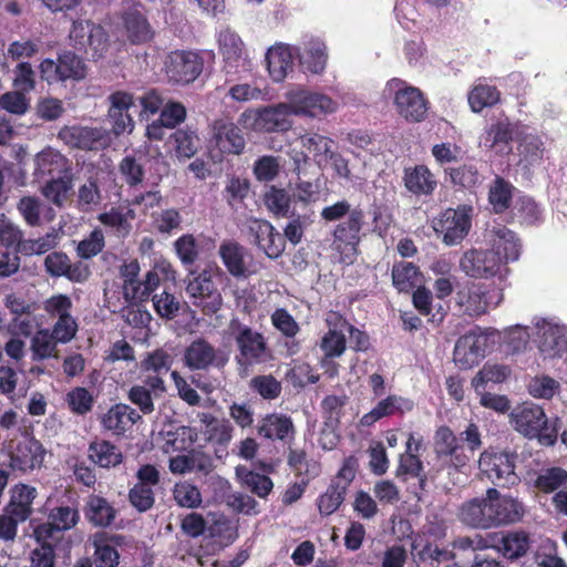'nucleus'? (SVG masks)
<instances>
[{
  "mask_svg": "<svg viewBox=\"0 0 567 567\" xmlns=\"http://www.w3.org/2000/svg\"><path fill=\"white\" fill-rule=\"evenodd\" d=\"M210 142L221 154L227 155H240L246 147L241 128L234 122L225 118H218L213 122Z\"/></svg>",
  "mask_w": 567,
  "mask_h": 567,
  "instance_id": "nucleus-18",
  "label": "nucleus"
},
{
  "mask_svg": "<svg viewBox=\"0 0 567 567\" xmlns=\"http://www.w3.org/2000/svg\"><path fill=\"white\" fill-rule=\"evenodd\" d=\"M218 254L228 272L236 277L246 275L245 248L235 240H224Z\"/></svg>",
  "mask_w": 567,
  "mask_h": 567,
  "instance_id": "nucleus-36",
  "label": "nucleus"
},
{
  "mask_svg": "<svg viewBox=\"0 0 567 567\" xmlns=\"http://www.w3.org/2000/svg\"><path fill=\"white\" fill-rule=\"evenodd\" d=\"M116 509L104 497L90 495L84 506V516L90 524L96 527H109L116 517Z\"/></svg>",
  "mask_w": 567,
  "mask_h": 567,
  "instance_id": "nucleus-31",
  "label": "nucleus"
},
{
  "mask_svg": "<svg viewBox=\"0 0 567 567\" xmlns=\"http://www.w3.org/2000/svg\"><path fill=\"white\" fill-rule=\"evenodd\" d=\"M58 138L71 148L103 151L112 143L110 131L104 127L65 125L58 132Z\"/></svg>",
  "mask_w": 567,
  "mask_h": 567,
  "instance_id": "nucleus-12",
  "label": "nucleus"
},
{
  "mask_svg": "<svg viewBox=\"0 0 567 567\" xmlns=\"http://www.w3.org/2000/svg\"><path fill=\"white\" fill-rule=\"evenodd\" d=\"M69 409L76 415H85L91 412L94 396L83 386H76L68 392L65 399Z\"/></svg>",
  "mask_w": 567,
  "mask_h": 567,
  "instance_id": "nucleus-62",
  "label": "nucleus"
},
{
  "mask_svg": "<svg viewBox=\"0 0 567 567\" xmlns=\"http://www.w3.org/2000/svg\"><path fill=\"white\" fill-rule=\"evenodd\" d=\"M173 498L179 507L198 508L203 503L199 488L188 481L178 482L173 488Z\"/></svg>",
  "mask_w": 567,
  "mask_h": 567,
  "instance_id": "nucleus-57",
  "label": "nucleus"
},
{
  "mask_svg": "<svg viewBox=\"0 0 567 567\" xmlns=\"http://www.w3.org/2000/svg\"><path fill=\"white\" fill-rule=\"evenodd\" d=\"M70 40L73 42L74 48L79 50L90 45L95 52H102L107 47L106 35L101 30H97L96 33H87L82 21H73L70 31Z\"/></svg>",
  "mask_w": 567,
  "mask_h": 567,
  "instance_id": "nucleus-45",
  "label": "nucleus"
},
{
  "mask_svg": "<svg viewBox=\"0 0 567 567\" xmlns=\"http://www.w3.org/2000/svg\"><path fill=\"white\" fill-rule=\"evenodd\" d=\"M413 400L396 394H390L385 399L380 400L377 405L368 413H365L360 424L362 426H372L375 422L383 417L393 415H404L414 409Z\"/></svg>",
  "mask_w": 567,
  "mask_h": 567,
  "instance_id": "nucleus-26",
  "label": "nucleus"
},
{
  "mask_svg": "<svg viewBox=\"0 0 567 567\" xmlns=\"http://www.w3.org/2000/svg\"><path fill=\"white\" fill-rule=\"evenodd\" d=\"M292 115L288 103H279L265 107L258 113L257 125L267 132H284L290 128L288 116Z\"/></svg>",
  "mask_w": 567,
  "mask_h": 567,
  "instance_id": "nucleus-32",
  "label": "nucleus"
},
{
  "mask_svg": "<svg viewBox=\"0 0 567 567\" xmlns=\"http://www.w3.org/2000/svg\"><path fill=\"white\" fill-rule=\"evenodd\" d=\"M495 238L493 240V249L499 251L504 266L507 262L515 261L519 257L520 244L515 233L505 226L498 227L494 230Z\"/></svg>",
  "mask_w": 567,
  "mask_h": 567,
  "instance_id": "nucleus-43",
  "label": "nucleus"
},
{
  "mask_svg": "<svg viewBox=\"0 0 567 567\" xmlns=\"http://www.w3.org/2000/svg\"><path fill=\"white\" fill-rule=\"evenodd\" d=\"M529 547V535L524 530H515L508 532L502 537L498 549L505 558L516 560L523 557Z\"/></svg>",
  "mask_w": 567,
  "mask_h": 567,
  "instance_id": "nucleus-46",
  "label": "nucleus"
},
{
  "mask_svg": "<svg viewBox=\"0 0 567 567\" xmlns=\"http://www.w3.org/2000/svg\"><path fill=\"white\" fill-rule=\"evenodd\" d=\"M347 492L344 485L331 481L327 489L316 501L320 515L330 516L337 512L344 502Z\"/></svg>",
  "mask_w": 567,
  "mask_h": 567,
  "instance_id": "nucleus-48",
  "label": "nucleus"
},
{
  "mask_svg": "<svg viewBox=\"0 0 567 567\" xmlns=\"http://www.w3.org/2000/svg\"><path fill=\"white\" fill-rule=\"evenodd\" d=\"M348 402V396L343 395H327L321 401V410L324 419V424L328 426H338L342 415V410Z\"/></svg>",
  "mask_w": 567,
  "mask_h": 567,
  "instance_id": "nucleus-63",
  "label": "nucleus"
},
{
  "mask_svg": "<svg viewBox=\"0 0 567 567\" xmlns=\"http://www.w3.org/2000/svg\"><path fill=\"white\" fill-rule=\"evenodd\" d=\"M93 561L95 567H117L120 554L115 546L111 545L104 533L96 534L93 540Z\"/></svg>",
  "mask_w": 567,
  "mask_h": 567,
  "instance_id": "nucleus-52",
  "label": "nucleus"
},
{
  "mask_svg": "<svg viewBox=\"0 0 567 567\" xmlns=\"http://www.w3.org/2000/svg\"><path fill=\"white\" fill-rule=\"evenodd\" d=\"M515 453L485 450L478 460L481 472L498 487H511L519 483L515 472Z\"/></svg>",
  "mask_w": 567,
  "mask_h": 567,
  "instance_id": "nucleus-7",
  "label": "nucleus"
},
{
  "mask_svg": "<svg viewBox=\"0 0 567 567\" xmlns=\"http://www.w3.org/2000/svg\"><path fill=\"white\" fill-rule=\"evenodd\" d=\"M199 421L205 425V435L207 441L226 447L233 437L234 427L231 423L226 420H218L210 413H200Z\"/></svg>",
  "mask_w": 567,
  "mask_h": 567,
  "instance_id": "nucleus-35",
  "label": "nucleus"
},
{
  "mask_svg": "<svg viewBox=\"0 0 567 567\" xmlns=\"http://www.w3.org/2000/svg\"><path fill=\"white\" fill-rule=\"evenodd\" d=\"M472 210L468 205L446 208L433 221V229L442 236L444 244L452 246L461 243L468 234L472 224Z\"/></svg>",
  "mask_w": 567,
  "mask_h": 567,
  "instance_id": "nucleus-10",
  "label": "nucleus"
},
{
  "mask_svg": "<svg viewBox=\"0 0 567 567\" xmlns=\"http://www.w3.org/2000/svg\"><path fill=\"white\" fill-rule=\"evenodd\" d=\"M511 373V369L504 364L486 363L472 379V386L476 392L485 389L488 382L502 383Z\"/></svg>",
  "mask_w": 567,
  "mask_h": 567,
  "instance_id": "nucleus-55",
  "label": "nucleus"
},
{
  "mask_svg": "<svg viewBox=\"0 0 567 567\" xmlns=\"http://www.w3.org/2000/svg\"><path fill=\"white\" fill-rule=\"evenodd\" d=\"M522 126L520 122H511L508 117L499 118L485 128L481 145L497 154H509L512 142L517 140Z\"/></svg>",
  "mask_w": 567,
  "mask_h": 567,
  "instance_id": "nucleus-14",
  "label": "nucleus"
},
{
  "mask_svg": "<svg viewBox=\"0 0 567 567\" xmlns=\"http://www.w3.org/2000/svg\"><path fill=\"white\" fill-rule=\"evenodd\" d=\"M174 249L185 267L193 266L198 259V243L192 234H184L178 237L174 243Z\"/></svg>",
  "mask_w": 567,
  "mask_h": 567,
  "instance_id": "nucleus-60",
  "label": "nucleus"
},
{
  "mask_svg": "<svg viewBox=\"0 0 567 567\" xmlns=\"http://www.w3.org/2000/svg\"><path fill=\"white\" fill-rule=\"evenodd\" d=\"M90 460L103 468L115 467L123 462V454L116 445L106 441H93L89 445Z\"/></svg>",
  "mask_w": 567,
  "mask_h": 567,
  "instance_id": "nucleus-39",
  "label": "nucleus"
},
{
  "mask_svg": "<svg viewBox=\"0 0 567 567\" xmlns=\"http://www.w3.org/2000/svg\"><path fill=\"white\" fill-rule=\"evenodd\" d=\"M35 496L37 489L34 487L25 484L16 485L4 512L17 517L18 520H27L32 514V503Z\"/></svg>",
  "mask_w": 567,
  "mask_h": 567,
  "instance_id": "nucleus-33",
  "label": "nucleus"
},
{
  "mask_svg": "<svg viewBox=\"0 0 567 567\" xmlns=\"http://www.w3.org/2000/svg\"><path fill=\"white\" fill-rule=\"evenodd\" d=\"M37 178L59 177L72 174V163L61 152L47 147L39 152L34 158Z\"/></svg>",
  "mask_w": 567,
  "mask_h": 567,
  "instance_id": "nucleus-25",
  "label": "nucleus"
},
{
  "mask_svg": "<svg viewBox=\"0 0 567 567\" xmlns=\"http://www.w3.org/2000/svg\"><path fill=\"white\" fill-rule=\"evenodd\" d=\"M461 269L473 278H492L502 276L506 269L499 251L494 249H471L463 254L460 260Z\"/></svg>",
  "mask_w": 567,
  "mask_h": 567,
  "instance_id": "nucleus-13",
  "label": "nucleus"
},
{
  "mask_svg": "<svg viewBox=\"0 0 567 567\" xmlns=\"http://www.w3.org/2000/svg\"><path fill=\"white\" fill-rule=\"evenodd\" d=\"M58 344L50 329L38 330L31 340L32 360L59 359Z\"/></svg>",
  "mask_w": 567,
  "mask_h": 567,
  "instance_id": "nucleus-49",
  "label": "nucleus"
},
{
  "mask_svg": "<svg viewBox=\"0 0 567 567\" xmlns=\"http://www.w3.org/2000/svg\"><path fill=\"white\" fill-rule=\"evenodd\" d=\"M287 464L297 477L308 482L318 477L322 472L321 463L315 458H308L307 452L302 449L289 447Z\"/></svg>",
  "mask_w": 567,
  "mask_h": 567,
  "instance_id": "nucleus-34",
  "label": "nucleus"
},
{
  "mask_svg": "<svg viewBox=\"0 0 567 567\" xmlns=\"http://www.w3.org/2000/svg\"><path fill=\"white\" fill-rule=\"evenodd\" d=\"M493 511V501L489 499L486 493L485 496L463 502L457 509V518L465 526L489 529L494 527Z\"/></svg>",
  "mask_w": 567,
  "mask_h": 567,
  "instance_id": "nucleus-17",
  "label": "nucleus"
},
{
  "mask_svg": "<svg viewBox=\"0 0 567 567\" xmlns=\"http://www.w3.org/2000/svg\"><path fill=\"white\" fill-rule=\"evenodd\" d=\"M121 21L131 44H145L153 40L155 31L145 16L142 4L135 3L123 10Z\"/></svg>",
  "mask_w": 567,
  "mask_h": 567,
  "instance_id": "nucleus-19",
  "label": "nucleus"
},
{
  "mask_svg": "<svg viewBox=\"0 0 567 567\" xmlns=\"http://www.w3.org/2000/svg\"><path fill=\"white\" fill-rule=\"evenodd\" d=\"M487 495L493 501L494 527L515 524L523 519L525 507L520 501L509 495H503L494 487L487 489Z\"/></svg>",
  "mask_w": 567,
  "mask_h": 567,
  "instance_id": "nucleus-23",
  "label": "nucleus"
},
{
  "mask_svg": "<svg viewBox=\"0 0 567 567\" xmlns=\"http://www.w3.org/2000/svg\"><path fill=\"white\" fill-rule=\"evenodd\" d=\"M118 172L122 179L131 188L141 185L145 177V169L132 155H126L118 164Z\"/></svg>",
  "mask_w": 567,
  "mask_h": 567,
  "instance_id": "nucleus-61",
  "label": "nucleus"
},
{
  "mask_svg": "<svg viewBox=\"0 0 567 567\" xmlns=\"http://www.w3.org/2000/svg\"><path fill=\"white\" fill-rule=\"evenodd\" d=\"M501 100V92L495 85L478 83L468 93V104L475 113L492 107Z\"/></svg>",
  "mask_w": 567,
  "mask_h": 567,
  "instance_id": "nucleus-51",
  "label": "nucleus"
},
{
  "mask_svg": "<svg viewBox=\"0 0 567 567\" xmlns=\"http://www.w3.org/2000/svg\"><path fill=\"white\" fill-rule=\"evenodd\" d=\"M228 332L237 347L235 362L239 374L246 375L254 365L265 364L272 359L266 337L238 318L230 319Z\"/></svg>",
  "mask_w": 567,
  "mask_h": 567,
  "instance_id": "nucleus-3",
  "label": "nucleus"
},
{
  "mask_svg": "<svg viewBox=\"0 0 567 567\" xmlns=\"http://www.w3.org/2000/svg\"><path fill=\"white\" fill-rule=\"evenodd\" d=\"M444 173L454 186L467 189L476 187L481 181L478 168L473 162L464 163L457 167H446Z\"/></svg>",
  "mask_w": 567,
  "mask_h": 567,
  "instance_id": "nucleus-54",
  "label": "nucleus"
},
{
  "mask_svg": "<svg viewBox=\"0 0 567 567\" xmlns=\"http://www.w3.org/2000/svg\"><path fill=\"white\" fill-rule=\"evenodd\" d=\"M186 286V293L190 302L200 308L206 316L216 313L223 305V297L207 270L195 275L190 274Z\"/></svg>",
  "mask_w": 567,
  "mask_h": 567,
  "instance_id": "nucleus-11",
  "label": "nucleus"
},
{
  "mask_svg": "<svg viewBox=\"0 0 567 567\" xmlns=\"http://www.w3.org/2000/svg\"><path fill=\"white\" fill-rule=\"evenodd\" d=\"M73 188V175L50 178L42 187V195L58 207H62Z\"/></svg>",
  "mask_w": 567,
  "mask_h": 567,
  "instance_id": "nucleus-47",
  "label": "nucleus"
},
{
  "mask_svg": "<svg viewBox=\"0 0 567 567\" xmlns=\"http://www.w3.org/2000/svg\"><path fill=\"white\" fill-rule=\"evenodd\" d=\"M392 282L400 292H410L419 287L422 274L413 262L400 261L392 267Z\"/></svg>",
  "mask_w": 567,
  "mask_h": 567,
  "instance_id": "nucleus-42",
  "label": "nucleus"
},
{
  "mask_svg": "<svg viewBox=\"0 0 567 567\" xmlns=\"http://www.w3.org/2000/svg\"><path fill=\"white\" fill-rule=\"evenodd\" d=\"M140 419L141 415L130 405L117 403L101 416V425L114 435H123Z\"/></svg>",
  "mask_w": 567,
  "mask_h": 567,
  "instance_id": "nucleus-28",
  "label": "nucleus"
},
{
  "mask_svg": "<svg viewBox=\"0 0 567 567\" xmlns=\"http://www.w3.org/2000/svg\"><path fill=\"white\" fill-rule=\"evenodd\" d=\"M537 329L539 348L543 352L553 351L558 354L564 348H567V328L565 326L544 321Z\"/></svg>",
  "mask_w": 567,
  "mask_h": 567,
  "instance_id": "nucleus-37",
  "label": "nucleus"
},
{
  "mask_svg": "<svg viewBox=\"0 0 567 567\" xmlns=\"http://www.w3.org/2000/svg\"><path fill=\"white\" fill-rule=\"evenodd\" d=\"M327 48L321 42H311L302 55V63L311 73H321L327 64Z\"/></svg>",
  "mask_w": 567,
  "mask_h": 567,
  "instance_id": "nucleus-64",
  "label": "nucleus"
},
{
  "mask_svg": "<svg viewBox=\"0 0 567 567\" xmlns=\"http://www.w3.org/2000/svg\"><path fill=\"white\" fill-rule=\"evenodd\" d=\"M396 476H410L417 478L420 486L423 488L426 483V475L424 474L423 462L419 455L412 453H402L399 457V465L396 467Z\"/></svg>",
  "mask_w": 567,
  "mask_h": 567,
  "instance_id": "nucleus-58",
  "label": "nucleus"
},
{
  "mask_svg": "<svg viewBox=\"0 0 567 567\" xmlns=\"http://www.w3.org/2000/svg\"><path fill=\"white\" fill-rule=\"evenodd\" d=\"M516 431L528 439H537L542 445H554L558 437L557 419L550 423L544 410L536 404H523L513 413Z\"/></svg>",
  "mask_w": 567,
  "mask_h": 567,
  "instance_id": "nucleus-5",
  "label": "nucleus"
},
{
  "mask_svg": "<svg viewBox=\"0 0 567 567\" xmlns=\"http://www.w3.org/2000/svg\"><path fill=\"white\" fill-rule=\"evenodd\" d=\"M266 63L269 75L275 82H281L288 70L292 68V54L289 47L276 45L266 53Z\"/></svg>",
  "mask_w": 567,
  "mask_h": 567,
  "instance_id": "nucleus-40",
  "label": "nucleus"
},
{
  "mask_svg": "<svg viewBox=\"0 0 567 567\" xmlns=\"http://www.w3.org/2000/svg\"><path fill=\"white\" fill-rule=\"evenodd\" d=\"M204 65L202 53L193 50H174L163 60V71L168 82L177 85L193 83L203 73Z\"/></svg>",
  "mask_w": 567,
  "mask_h": 567,
  "instance_id": "nucleus-6",
  "label": "nucleus"
},
{
  "mask_svg": "<svg viewBox=\"0 0 567 567\" xmlns=\"http://www.w3.org/2000/svg\"><path fill=\"white\" fill-rule=\"evenodd\" d=\"M287 103L291 114L318 116L336 111L337 103L328 95L305 90H292L287 93Z\"/></svg>",
  "mask_w": 567,
  "mask_h": 567,
  "instance_id": "nucleus-16",
  "label": "nucleus"
},
{
  "mask_svg": "<svg viewBox=\"0 0 567 567\" xmlns=\"http://www.w3.org/2000/svg\"><path fill=\"white\" fill-rule=\"evenodd\" d=\"M383 95L391 100L395 113L408 123H421L426 120L431 103L424 92L399 79H390Z\"/></svg>",
  "mask_w": 567,
  "mask_h": 567,
  "instance_id": "nucleus-4",
  "label": "nucleus"
},
{
  "mask_svg": "<svg viewBox=\"0 0 567 567\" xmlns=\"http://www.w3.org/2000/svg\"><path fill=\"white\" fill-rule=\"evenodd\" d=\"M182 361L190 372H208L212 369L223 370L228 355L204 337H198L185 348Z\"/></svg>",
  "mask_w": 567,
  "mask_h": 567,
  "instance_id": "nucleus-8",
  "label": "nucleus"
},
{
  "mask_svg": "<svg viewBox=\"0 0 567 567\" xmlns=\"http://www.w3.org/2000/svg\"><path fill=\"white\" fill-rule=\"evenodd\" d=\"M486 340L481 334L470 331L460 337L454 347V361L460 369H471L485 355Z\"/></svg>",
  "mask_w": 567,
  "mask_h": 567,
  "instance_id": "nucleus-24",
  "label": "nucleus"
},
{
  "mask_svg": "<svg viewBox=\"0 0 567 567\" xmlns=\"http://www.w3.org/2000/svg\"><path fill=\"white\" fill-rule=\"evenodd\" d=\"M481 446V432L473 422L458 435L447 425L439 426L434 434V453L442 468L460 472Z\"/></svg>",
  "mask_w": 567,
  "mask_h": 567,
  "instance_id": "nucleus-2",
  "label": "nucleus"
},
{
  "mask_svg": "<svg viewBox=\"0 0 567 567\" xmlns=\"http://www.w3.org/2000/svg\"><path fill=\"white\" fill-rule=\"evenodd\" d=\"M567 484V471L559 466L543 468L534 481V486L544 494L557 492Z\"/></svg>",
  "mask_w": 567,
  "mask_h": 567,
  "instance_id": "nucleus-53",
  "label": "nucleus"
},
{
  "mask_svg": "<svg viewBox=\"0 0 567 567\" xmlns=\"http://www.w3.org/2000/svg\"><path fill=\"white\" fill-rule=\"evenodd\" d=\"M249 235L254 243L269 258H278L285 250L286 240L280 233L267 220L251 219L248 224Z\"/></svg>",
  "mask_w": 567,
  "mask_h": 567,
  "instance_id": "nucleus-22",
  "label": "nucleus"
},
{
  "mask_svg": "<svg viewBox=\"0 0 567 567\" xmlns=\"http://www.w3.org/2000/svg\"><path fill=\"white\" fill-rule=\"evenodd\" d=\"M515 187L502 176H496L488 190V202L493 207L494 213L503 214L506 212L513 202Z\"/></svg>",
  "mask_w": 567,
  "mask_h": 567,
  "instance_id": "nucleus-44",
  "label": "nucleus"
},
{
  "mask_svg": "<svg viewBox=\"0 0 567 567\" xmlns=\"http://www.w3.org/2000/svg\"><path fill=\"white\" fill-rule=\"evenodd\" d=\"M516 142L522 162L533 166L543 161L546 152L543 137L535 132H528L525 124H523Z\"/></svg>",
  "mask_w": 567,
  "mask_h": 567,
  "instance_id": "nucleus-29",
  "label": "nucleus"
},
{
  "mask_svg": "<svg viewBox=\"0 0 567 567\" xmlns=\"http://www.w3.org/2000/svg\"><path fill=\"white\" fill-rule=\"evenodd\" d=\"M493 297H496L494 305L497 306L502 299V293L498 290L494 289L491 293L485 285L472 282L457 290L456 302L464 313L478 317L487 311L493 302Z\"/></svg>",
  "mask_w": 567,
  "mask_h": 567,
  "instance_id": "nucleus-15",
  "label": "nucleus"
},
{
  "mask_svg": "<svg viewBox=\"0 0 567 567\" xmlns=\"http://www.w3.org/2000/svg\"><path fill=\"white\" fill-rule=\"evenodd\" d=\"M320 218L324 223L338 221L331 231L336 251L346 257L358 252L365 225V213L360 206L352 207L349 200L340 199L324 206Z\"/></svg>",
  "mask_w": 567,
  "mask_h": 567,
  "instance_id": "nucleus-1",
  "label": "nucleus"
},
{
  "mask_svg": "<svg viewBox=\"0 0 567 567\" xmlns=\"http://www.w3.org/2000/svg\"><path fill=\"white\" fill-rule=\"evenodd\" d=\"M199 138L195 131L177 128L168 140L177 157L190 158L198 150Z\"/></svg>",
  "mask_w": 567,
  "mask_h": 567,
  "instance_id": "nucleus-50",
  "label": "nucleus"
},
{
  "mask_svg": "<svg viewBox=\"0 0 567 567\" xmlns=\"http://www.w3.org/2000/svg\"><path fill=\"white\" fill-rule=\"evenodd\" d=\"M258 434L265 439L286 442L293 439L295 426L290 416L271 413L261 420Z\"/></svg>",
  "mask_w": 567,
  "mask_h": 567,
  "instance_id": "nucleus-30",
  "label": "nucleus"
},
{
  "mask_svg": "<svg viewBox=\"0 0 567 567\" xmlns=\"http://www.w3.org/2000/svg\"><path fill=\"white\" fill-rule=\"evenodd\" d=\"M218 47L224 61V70L227 74H237L241 69H246L245 45L236 32L229 29L220 31Z\"/></svg>",
  "mask_w": 567,
  "mask_h": 567,
  "instance_id": "nucleus-21",
  "label": "nucleus"
},
{
  "mask_svg": "<svg viewBox=\"0 0 567 567\" xmlns=\"http://www.w3.org/2000/svg\"><path fill=\"white\" fill-rule=\"evenodd\" d=\"M161 278L155 270H150L144 280H135L123 285V296L130 303H142L150 299L152 292L159 286Z\"/></svg>",
  "mask_w": 567,
  "mask_h": 567,
  "instance_id": "nucleus-38",
  "label": "nucleus"
},
{
  "mask_svg": "<svg viewBox=\"0 0 567 567\" xmlns=\"http://www.w3.org/2000/svg\"><path fill=\"white\" fill-rule=\"evenodd\" d=\"M265 205L278 218L291 217V198L285 189L271 187L265 194Z\"/></svg>",
  "mask_w": 567,
  "mask_h": 567,
  "instance_id": "nucleus-56",
  "label": "nucleus"
},
{
  "mask_svg": "<svg viewBox=\"0 0 567 567\" xmlns=\"http://www.w3.org/2000/svg\"><path fill=\"white\" fill-rule=\"evenodd\" d=\"M135 212L128 206L111 207L99 214L97 220L105 227L114 228L120 235L126 236L132 229L130 220L135 218Z\"/></svg>",
  "mask_w": 567,
  "mask_h": 567,
  "instance_id": "nucleus-41",
  "label": "nucleus"
},
{
  "mask_svg": "<svg viewBox=\"0 0 567 567\" xmlns=\"http://www.w3.org/2000/svg\"><path fill=\"white\" fill-rule=\"evenodd\" d=\"M45 451L42 444L30 436H24L11 446L10 466L21 472L32 471L43 463Z\"/></svg>",
  "mask_w": 567,
  "mask_h": 567,
  "instance_id": "nucleus-20",
  "label": "nucleus"
},
{
  "mask_svg": "<svg viewBox=\"0 0 567 567\" xmlns=\"http://www.w3.org/2000/svg\"><path fill=\"white\" fill-rule=\"evenodd\" d=\"M40 78L48 84L80 81L86 75V65L82 58L72 51H63L58 60L44 59L39 64Z\"/></svg>",
  "mask_w": 567,
  "mask_h": 567,
  "instance_id": "nucleus-9",
  "label": "nucleus"
},
{
  "mask_svg": "<svg viewBox=\"0 0 567 567\" xmlns=\"http://www.w3.org/2000/svg\"><path fill=\"white\" fill-rule=\"evenodd\" d=\"M437 184L435 175L424 164L405 167L403 171V185L410 194L416 197H431L437 188Z\"/></svg>",
  "mask_w": 567,
  "mask_h": 567,
  "instance_id": "nucleus-27",
  "label": "nucleus"
},
{
  "mask_svg": "<svg viewBox=\"0 0 567 567\" xmlns=\"http://www.w3.org/2000/svg\"><path fill=\"white\" fill-rule=\"evenodd\" d=\"M48 520L68 532L78 525L80 512L76 506L62 504L49 511Z\"/></svg>",
  "mask_w": 567,
  "mask_h": 567,
  "instance_id": "nucleus-59",
  "label": "nucleus"
}]
</instances>
